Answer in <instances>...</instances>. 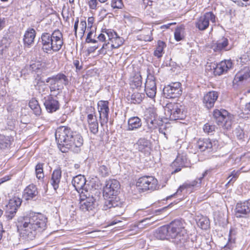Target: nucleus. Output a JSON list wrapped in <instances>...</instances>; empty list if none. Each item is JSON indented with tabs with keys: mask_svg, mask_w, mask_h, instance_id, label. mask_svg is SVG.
Returning a JSON list of instances; mask_svg holds the SVG:
<instances>
[{
	"mask_svg": "<svg viewBox=\"0 0 250 250\" xmlns=\"http://www.w3.org/2000/svg\"><path fill=\"white\" fill-rule=\"evenodd\" d=\"M4 21L0 18V30H1L4 27Z\"/></svg>",
	"mask_w": 250,
	"mask_h": 250,
	"instance_id": "63",
	"label": "nucleus"
},
{
	"mask_svg": "<svg viewBox=\"0 0 250 250\" xmlns=\"http://www.w3.org/2000/svg\"><path fill=\"white\" fill-rule=\"evenodd\" d=\"M93 34V33L92 31H90L87 35V37L86 38V40H85V42L87 43H89V40L90 39H91V36H92V35Z\"/></svg>",
	"mask_w": 250,
	"mask_h": 250,
	"instance_id": "62",
	"label": "nucleus"
},
{
	"mask_svg": "<svg viewBox=\"0 0 250 250\" xmlns=\"http://www.w3.org/2000/svg\"><path fill=\"white\" fill-rule=\"evenodd\" d=\"M186 161V158L185 156L178 155L171 164L172 167L174 169L171 173L174 174L180 171L182 167L185 166Z\"/></svg>",
	"mask_w": 250,
	"mask_h": 250,
	"instance_id": "26",
	"label": "nucleus"
},
{
	"mask_svg": "<svg viewBox=\"0 0 250 250\" xmlns=\"http://www.w3.org/2000/svg\"><path fill=\"white\" fill-rule=\"evenodd\" d=\"M119 182L115 179H110L106 181L105 186L104 188V196L107 199H105L103 209L107 210L111 209L122 213L124 211V204L119 197L116 195L120 189Z\"/></svg>",
	"mask_w": 250,
	"mask_h": 250,
	"instance_id": "2",
	"label": "nucleus"
},
{
	"mask_svg": "<svg viewBox=\"0 0 250 250\" xmlns=\"http://www.w3.org/2000/svg\"><path fill=\"white\" fill-rule=\"evenodd\" d=\"M213 117L219 125H221L227 129L230 128L233 123V117L227 110L216 109L213 111Z\"/></svg>",
	"mask_w": 250,
	"mask_h": 250,
	"instance_id": "8",
	"label": "nucleus"
},
{
	"mask_svg": "<svg viewBox=\"0 0 250 250\" xmlns=\"http://www.w3.org/2000/svg\"><path fill=\"white\" fill-rule=\"evenodd\" d=\"M145 97L143 93L139 92H135L132 94L130 97V103L134 104H138L141 103Z\"/></svg>",
	"mask_w": 250,
	"mask_h": 250,
	"instance_id": "36",
	"label": "nucleus"
},
{
	"mask_svg": "<svg viewBox=\"0 0 250 250\" xmlns=\"http://www.w3.org/2000/svg\"><path fill=\"white\" fill-rule=\"evenodd\" d=\"M111 5L113 8L121 9L123 4L122 0H112Z\"/></svg>",
	"mask_w": 250,
	"mask_h": 250,
	"instance_id": "48",
	"label": "nucleus"
},
{
	"mask_svg": "<svg viewBox=\"0 0 250 250\" xmlns=\"http://www.w3.org/2000/svg\"><path fill=\"white\" fill-rule=\"evenodd\" d=\"M47 218L43 214L30 213L19 218L17 228L21 239L25 241L33 240L37 232L44 230Z\"/></svg>",
	"mask_w": 250,
	"mask_h": 250,
	"instance_id": "1",
	"label": "nucleus"
},
{
	"mask_svg": "<svg viewBox=\"0 0 250 250\" xmlns=\"http://www.w3.org/2000/svg\"><path fill=\"white\" fill-rule=\"evenodd\" d=\"M44 164L38 163L35 167V172L37 178L39 179H42L44 177V173L43 171V166Z\"/></svg>",
	"mask_w": 250,
	"mask_h": 250,
	"instance_id": "39",
	"label": "nucleus"
},
{
	"mask_svg": "<svg viewBox=\"0 0 250 250\" xmlns=\"http://www.w3.org/2000/svg\"><path fill=\"white\" fill-rule=\"evenodd\" d=\"M197 146L201 151H216L219 146L218 142L216 139L209 138L200 139L197 143Z\"/></svg>",
	"mask_w": 250,
	"mask_h": 250,
	"instance_id": "10",
	"label": "nucleus"
},
{
	"mask_svg": "<svg viewBox=\"0 0 250 250\" xmlns=\"http://www.w3.org/2000/svg\"><path fill=\"white\" fill-rule=\"evenodd\" d=\"M165 114L170 120H183L186 116L184 107L176 103H167L165 107Z\"/></svg>",
	"mask_w": 250,
	"mask_h": 250,
	"instance_id": "6",
	"label": "nucleus"
},
{
	"mask_svg": "<svg viewBox=\"0 0 250 250\" xmlns=\"http://www.w3.org/2000/svg\"><path fill=\"white\" fill-rule=\"evenodd\" d=\"M88 126L89 130L92 133L96 134L98 133L99 127L98 122L88 125Z\"/></svg>",
	"mask_w": 250,
	"mask_h": 250,
	"instance_id": "47",
	"label": "nucleus"
},
{
	"mask_svg": "<svg viewBox=\"0 0 250 250\" xmlns=\"http://www.w3.org/2000/svg\"><path fill=\"white\" fill-rule=\"evenodd\" d=\"M152 31H150V34L146 35H142V40L146 42H150L153 40V37L152 36Z\"/></svg>",
	"mask_w": 250,
	"mask_h": 250,
	"instance_id": "53",
	"label": "nucleus"
},
{
	"mask_svg": "<svg viewBox=\"0 0 250 250\" xmlns=\"http://www.w3.org/2000/svg\"><path fill=\"white\" fill-rule=\"evenodd\" d=\"M136 148L138 151L145 154H150L151 150V144L149 140L144 138H140L135 144Z\"/></svg>",
	"mask_w": 250,
	"mask_h": 250,
	"instance_id": "22",
	"label": "nucleus"
},
{
	"mask_svg": "<svg viewBox=\"0 0 250 250\" xmlns=\"http://www.w3.org/2000/svg\"><path fill=\"white\" fill-rule=\"evenodd\" d=\"M79 21V18H77V19L75 21L74 26V29L75 35H76V34H77V31L78 29Z\"/></svg>",
	"mask_w": 250,
	"mask_h": 250,
	"instance_id": "59",
	"label": "nucleus"
},
{
	"mask_svg": "<svg viewBox=\"0 0 250 250\" xmlns=\"http://www.w3.org/2000/svg\"><path fill=\"white\" fill-rule=\"evenodd\" d=\"M232 62L231 60H225L222 61L217 64L215 67H213L214 74L215 75L220 76L223 73L227 72L228 70L231 68Z\"/></svg>",
	"mask_w": 250,
	"mask_h": 250,
	"instance_id": "21",
	"label": "nucleus"
},
{
	"mask_svg": "<svg viewBox=\"0 0 250 250\" xmlns=\"http://www.w3.org/2000/svg\"><path fill=\"white\" fill-rule=\"evenodd\" d=\"M215 126L209 123L206 124L203 127L204 131L208 134H213L215 130Z\"/></svg>",
	"mask_w": 250,
	"mask_h": 250,
	"instance_id": "42",
	"label": "nucleus"
},
{
	"mask_svg": "<svg viewBox=\"0 0 250 250\" xmlns=\"http://www.w3.org/2000/svg\"><path fill=\"white\" fill-rule=\"evenodd\" d=\"M46 82L49 84L51 92L58 91H62L64 85L68 84V81L67 77L63 74L59 73L57 75L49 77L46 80Z\"/></svg>",
	"mask_w": 250,
	"mask_h": 250,
	"instance_id": "7",
	"label": "nucleus"
},
{
	"mask_svg": "<svg viewBox=\"0 0 250 250\" xmlns=\"http://www.w3.org/2000/svg\"><path fill=\"white\" fill-rule=\"evenodd\" d=\"M197 223L198 227L203 229H207L209 226V219L204 217H202L199 219Z\"/></svg>",
	"mask_w": 250,
	"mask_h": 250,
	"instance_id": "38",
	"label": "nucleus"
},
{
	"mask_svg": "<svg viewBox=\"0 0 250 250\" xmlns=\"http://www.w3.org/2000/svg\"><path fill=\"white\" fill-rule=\"evenodd\" d=\"M29 106L34 111L36 115H39L41 114V109L38 102L36 100L32 99L30 100L29 103Z\"/></svg>",
	"mask_w": 250,
	"mask_h": 250,
	"instance_id": "37",
	"label": "nucleus"
},
{
	"mask_svg": "<svg viewBox=\"0 0 250 250\" xmlns=\"http://www.w3.org/2000/svg\"><path fill=\"white\" fill-rule=\"evenodd\" d=\"M250 214V200L237 203L235 209V215L237 218L246 217Z\"/></svg>",
	"mask_w": 250,
	"mask_h": 250,
	"instance_id": "17",
	"label": "nucleus"
},
{
	"mask_svg": "<svg viewBox=\"0 0 250 250\" xmlns=\"http://www.w3.org/2000/svg\"><path fill=\"white\" fill-rule=\"evenodd\" d=\"M81 30L82 36H83L85 33L86 28V22L85 21H82L80 22Z\"/></svg>",
	"mask_w": 250,
	"mask_h": 250,
	"instance_id": "56",
	"label": "nucleus"
},
{
	"mask_svg": "<svg viewBox=\"0 0 250 250\" xmlns=\"http://www.w3.org/2000/svg\"><path fill=\"white\" fill-rule=\"evenodd\" d=\"M183 31L182 27H177L174 32V38L177 41H180L182 39V32Z\"/></svg>",
	"mask_w": 250,
	"mask_h": 250,
	"instance_id": "46",
	"label": "nucleus"
},
{
	"mask_svg": "<svg viewBox=\"0 0 250 250\" xmlns=\"http://www.w3.org/2000/svg\"><path fill=\"white\" fill-rule=\"evenodd\" d=\"M86 182V179L83 175H78L73 178L72 183L76 190L79 193L81 192V194H83V190L87 191L85 188Z\"/></svg>",
	"mask_w": 250,
	"mask_h": 250,
	"instance_id": "23",
	"label": "nucleus"
},
{
	"mask_svg": "<svg viewBox=\"0 0 250 250\" xmlns=\"http://www.w3.org/2000/svg\"><path fill=\"white\" fill-rule=\"evenodd\" d=\"M43 100V104L47 112L52 113L60 108L59 101L52 95L44 97Z\"/></svg>",
	"mask_w": 250,
	"mask_h": 250,
	"instance_id": "19",
	"label": "nucleus"
},
{
	"mask_svg": "<svg viewBox=\"0 0 250 250\" xmlns=\"http://www.w3.org/2000/svg\"><path fill=\"white\" fill-rule=\"evenodd\" d=\"M98 2L97 0H88L89 8L91 9H96Z\"/></svg>",
	"mask_w": 250,
	"mask_h": 250,
	"instance_id": "52",
	"label": "nucleus"
},
{
	"mask_svg": "<svg viewBox=\"0 0 250 250\" xmlns=\"http://www.w3.org/2000/svg\"><path fill=\"white\" fill-rule=\"evenodd\" d=\"M95 199L92 197H87L84 194L80 195V209L83 211L92 210L95 206Z\"/></svg>",
	"mask_w": 250,
	"mask_h": 250,
	"instance_id": "14",
	"label": "nucleus"
},
{
	"mask_svg": "<svg viewBox=\"0 0 250 250\" xmlns=\"http://www.w3.org/2000/svg\"><path fill=\"white\" fill-rule=\"evenodd\" d=\"M35 36V30L33 28L28 29L24 35L23 42L24 44L27 46L30 45L34 42Z\"/></svg>",
	"mask_w": 250,
	"mask_h": 250,
	"instance_id": "32",
	"label": "nucleus"
},
{
	"mask_svg": "<svg viewBox=\"0 0 250 250\" xmlns=\"http://www.w3.org/2000/svg\"><path fill=\"white\" fill-rule=\"evenodd\" d=\"M158 181L152 176H145L140 177L137 182V187L143 191L154 190L156 188Z\"/></svg>",
	"mask_w": 250,
	"mask_h": 250,
	"instance_id": "9",
	"label": "nucleus"
},
{
	"mask_svg": "<svg viewBox=\"0 0 250 250\" xmlns=\"http://www.w3.org/2000/svg\"><path fill=\"white\" fill-rule=\"evenodd\" d=\"M250 77V66L245 67L243 69L238 72L235 75V79L239 81H243Z\"/></svg>",
	"mask_w": 250,
	"mask_h": 250,
	"instance_id": "34",
	"label": "nucleus"
},
{
	"mask_svg": "<svg viewBox=\"0 0 250 250\" xmlns=\"http://www.w3.org/2000/svg\"><path fill=\"white\" fill-rule=\"evenodd\" d=\"M109 102L107 101H100L98 103V110L99 113L100 122L102 126L108 121L109 112Z\"/></svg>",
	"mask_w": 250,
	"mask_h": 250,
	"instance_id": "13",
	"label": "nucleus"
},
{
	"mask_svg": "<svg viewBox=\"0 0 250 250\" xmlns=\"http://www.w3.org/2000/svg\"><path fill=\"white\" fill-rule=\"evenodd\" d=\"M28 69L31 73L36 74L39 77L45 70V64L40 62H36L31 64Z\"/></svg>",
	"mask_w": 250,
	"mask_h": 250,
	"instance_id": "28",
	"label": "nucleus"
},
{
	"mask_svg": "<svg viewBox=\"0 0 250 250\" xmlns=\"http://www.w3.org/2000/svg\"><path fill=\"white\" fill-rule=\"evenodd\" d=\"M104 32L106 34V38L111 42L118 36L116 32L110 29H104Z\"/></svg>",
	"mask_w": 250,
	"mask_h": 250,
	"instance_id": "45",
	"label": "nucleus"
},
{
	"mask_svg": "<svg viewBox=\"0 0 250 250\" xmlns=\"http://www.w3.org/2000/svg\"><path fill=\"white\" fill-rule=\"evenodd\" d=\"M98 48V46H96V45H95L94 46L90 47L88 49V51L89 53L94 52Z\"/></svg>",
	"mask_w": 250,
	"mask_h": 250,
	"instance_id": "61",
	"label": "nucleus"
},
{
	"mask_svg": "<svg viewBox=\"0 0 250 250\" xmlns=\"http://www.w3.org/2000/svg\"><path fill=\"white\" fill-rule=\"evenodd\" d=\"M109 44L108 42L103 44L102 47L99 51L100 54L104 55L106 53V50L108 48Z\"/></svg>",
	"mask_w": 250,
	"mask_h": 250,
	"instance_id": "51",
	"label": "nucleus"
},
{
	"mask_svg": "<svg viewBox=\"0 0 250 250\" xmlns=\"http://www.w3.org/2000/svg\"><path fill=\"white\" fill-rule=\"evenodd\" d=\"M142 126V121L138 117H132L128 120L127 130L132 131L138 129Z\"/></svg>",
	"mask_w": 250,
	"mask_h": 250,
	"instance_id": "30",
	"label": "nucleus"
},
{
	"mask_svg": "<svg viewBox=\"0 0 250 250\" xmlns=\"http://www.w3.org/2000/svg\"><path fill=\"white\" fill-rule=\"evenodd\" d=\"M169 237L173 239L172 242L177 247H185L188 235L184 222L180 220L172 221L169 225Z\"/></svg>",
	"mask_w": 250,
	"mask_h": 250,
	"instance_id": "4",
	"label": "nucleus"
},
{
	"mask_svg": "<svg viewBox=\"0 0 250 250\" xmlns=\"http://www.w3.org/2000/svg\"><path fill=\"white\" fill-rule=\"evenodd\" d=\"M143 130L144 131H145L146 133H150L152 131V130H151L150 129L148 128V127L147 125L144 126Z\"/></svg>",
	"mask_w": 250,
	"mask_h": 250,
	"instance_id": "64",
	"label": "nucleus"
},
{
	"mask_svg": "<svg viewBox=\"0 0 250 250\" xmlns=\"http://www.w3.org/2000/svg\"><path fill=\"white\" fill-rule=\"evenodd\" d=\"M156 121L155 120H151L150 122V124L147 123V125H146L149 129H150L151 130H153L155 129L157 126V124L156 123Z\"/></svg>",
	"mask_w": 250,
	"mask_h": 250,
	"instance_id": "54",
	"label": "nucleus"
},
{
	"mask_svg": "<svg viewBox=\"0 0 250 250\" xmlns=\"http://www.w3.org/2000/svg\"><path fill=\"white\" fill-rule=\"evenodd\" d=\"M156 90L154 77L152 75L148 76L145 83V89L146 95L150 98H154L156 94Z\"/></svg>",
	"mask_w": 250,
	"mask_h": 250,
	"instance_id": "16",
	"label": "nucleus"
},
{
	"mask_svg": "<svg viewBox=\"0 0 250 250\" xmlns=\"http://www.w3.org/2000/svg\"><path fill=\"white\" fill-rule=\"evenodd\" d=\"M104 29L102 31V33L100 34L98 36V40L101 42H105L106 36L104 32Z\"/></svg>",
	"mask_w": 250,
	"mask_h": 250,
	"instance_id": "55",
	"label": "nucleus"
},
{
	"mask_svg": "<svg viewBox=\"0 0 250 250\" xmlns=\"http://www.w3.org/2000/svg\"><path fill=\"white\" fill-rule=\"evenodd\" d=\"M111 42V47L112 49L118 48L123 44V39L118 36L114 39Z\"/></svg>",
	"mask_w": 250,
	"mask_h": 250,
	"instance_id": "40",
	"label": "nucleus"
},
{
	"mask_svg": "<svg viewBox=\"0 0 250 250\" xmlns=\"http://www.w3.org/2000/svg\"><path fill=\"white\" fill-rule=\"evenodd\" d=\"M181 86V84L179 82L173 83L165 86L163 89L164 95L168 99L179 97L182 94Z\"/></svg>",
	"mask_w": 250,
	"mask_h": 250,
	"instance_id": "11",
	"label": "nucleus"
},
{
	"mask_svg": "<svg viewBox=\"0 0 250 250\" xmlns=\"http://www.w3.org/2000/svg\"><path fill=\"white\" fill-rule=\"evenodd\" d=\"M247 55H243L242 57L239 58L240 61L242 63H246L247 62Z\"/></svg>",
	"mask_w": 250,
	"mask_h": 250,
	"instance_id": "58",
	"label": "nucleus"
},
{
	"mask_svg": "<svg viewBox=\"0 0 250 250\" xmlns=\"http://www.w3.org/2000/svg\"><path fill=\"white\" fill-rule=\"evenodd\" d=\"M73 64L77 70H80L82 68V65L80 64V61L78 60H74Z\"/></svg>",
	"mask_w": 250,
	"mask_h": 250,
	"instance_id": "57",
	"label": "nucleus"
},
{
	"mask_svg": "<svg viewBox=\"0 0 250 250\" xmlns=\"http://www.w3.org/2000/svg\"><path fill=\"white\" fill-rule=\"evenodd\" d=\"M13 140V138L11 136L0 134V149H5L9 148Z\"/></svg>",
	"mask_w": 250,
	"mask_h": 250,
	"instance_id": "33",
	"label": "nucleus"
},
{
	"mask_svg": "<svg viewBox=\"0 0 250 250\" xmlns=\"http://www.w3.org/2000/svg\"><path fill=\"white\" fill-rule=\"evenodd\" d=\"M75 132L66 126H61L58 127L55 133L56 140L58 142V145L60 150L62 152H67L66 147H70L72 143L71 140L73 138Z\"/></svg>",
	"mask_w": 250,
	"mask_h": 250,
	"instance_id": "5",
	"label": "nucleus"
},
{
	"mask_svg": "<svg viewBox=\"0 0 250 250\" xmlns=\"http://www.w3.org/2000/svg\"><path fill=\"white\" fill-rule=\"evenodd\" d=\"M155 237L158 239L164 240L169 236V225L162 226L157 229L154 233Z\"/></svg>",
	"mask_w": 250,
	"mask_h": 250,
	"instance_id": "31",
	"label": "nucleus"
},
{
	"mask_svg": "<svg viewBox=\"0 0 250 250\" xmlns=\"http://www.w3.org/2000/svg\"><path fill=\"white\" fill-rule=\"evenodd\" d=\"M61 177L62 171L60 168H57L53 171L50 182L55 190L59 188Z\"/></svg>",
	"mask_w": 250,
	"mask_h": 250,
	"instance_id": "29",
	"label": "nucleus"
},
{
	"mask_svg": "<svg viewBox=\"0 0 250 250\" xmlns=\"http://www.w3.org/2000/svg\"><path fill=\"white\" fill-rule=\"evenodd\" d=\"M95 113H90L88 114L87 115V122L88 125H90L92 123H94L95 122H97V118L95 115H94Z\"/></svg>",
	"mask_w": 250,
	"mask_h": 250,
	"instance_id": "50",
	"label": "nucleus"
},
{
	"mask_svg": "<svg viewBox=\"0 0 250 250\" xmlns=\"http://www.w3.org/2000/svg\"><path fill=\"white\" fill-rule=\"evenodd\" d=\"M234 136L238 140H241L244 138V132L243 130L240 127H237L233 131Z\"/></svg>",
	"mask_w": 250,
	"mask_h": 250,
	"instance_id": "41",
	"label": "nucleus"
},
{
	"mask_svg": "<svg viewBox=\"0 0 250 250\" xmlns=\"http://www.w3.org/2000/svg\"><path fill=\"white\" fill-rule=\"evenodd\" d=\"M38 193L36 186L33 184H31L25 188L23 196L26 200H36L38 198Z\"/></svg>",
	"mask_w": 250,
	"mask_h": 250,
	"instance_id": "25",
	"label": "nucleus"
},
{
	"mask_svg": "<svg viewBox=\"0 0 250 250\" xmlns=\"http://www.w3.org/2000/svg\"><path fill=\"white\" fill-rule=\"evenodd\" d=\"M41 42L44 52H58L63 44L62 34L59 30L54 31L52 34L43 33L41 36Z\"/></svg>",
	"mask_w": 250,
	"mask_h": 250,
	"instance_id": "3",
	"label": "nucleus"
},
{
	"mask_svg": "<svg viewBox=\"0 0 250 250\" xmlns=\"http://www.w3.org/2000/svg\"><path fill=\"white\" fill-rule=\"evenodd\" d=\"M240 174L239 171L233 170L231 172L230 175L229 176L228 178H230L229 183L231 182H234L238 178Z\"/></svg>",
	"mask_w": 250,
	"mask_h": 250,
	"instance_id": "49",
	"label": "nucleus"
},
{
	"mask_svg": "<svg viewBox=\"0 0 250 250\" xmlns=\"http://www.w3.org/2000/svg\"><path fill=\"white\" fill-rule=\"evenodd\" d=\"M166 46L165 42L158 41L157 42V46L156 50L154 51V55L158 58H161L164 53V49Z\"/></svg>",
	"mask_w": 250,
	"mask_h": 250,
	"instance_id": "35",
	"label": "nucleus"
},
{
	"mask_svg": "<svg viewBox=\"0 0 250 250\" xmlns=\"http://www.w3.org/2000/svg\"><path fill=\"white\" fill-rule=\"evenodd\" d=\"M99 172L103 177H106L109 175V169L107 166L103 165L100 167Z\"/></svg>",
	"mask_w": 250,
	"mask_h": 250,
	"instance_id": "44",
	"label": "nucleus"
},
{
	"mask_svg": "<svg viewBox=\"0 0 250 250\" xmlns=\"http://www.w3.org/2000/svg\"><path fill=\"white\" fill-rule=\"evenodd\" d=\"M21 198L16 196L9 200L8 204L5 206L6 212L9 214V217L12 218L21 205Z\"/></svg>",
	"mask_w": 250,
	"mask_h": 250,
	"instance_id": "18",
	"label": "nucleus"
},
{
	"mask_svg": "<svg viewBox=\"0 0 250 250\" xmlns=\"http://www.w3.org/2000/svg\"><path fill=\"white\" fill-rule=\"evenodd\" d=\"M70 143H72L69 145H71L72 146H70V147H66L67 151L68 150H70L75 153L80 152L81 151V147L83 145V139L81 135L75 132L73 138L70 139Z\"/></svg>",
	"mask_w": 250,
	"mask_h": 250,
	"instance_id": "20",
	"label": "nucleus"
},
{
	"mask_svg": "<svg viewBox=\"0 0 250 250\" xmlns=\"http://www.w3.org/2000/svg\"><path fill=\"white\" fill-rule=\"evenodd\" d=\"M142 84V80L141 76H136L133 78L131 81L130 85L133 88H138L141 86Z\"/></svg>",
	"mask_w": 250,
	"mask_h": 250,
	"instance_id": "43",
	"label": "nucleus"
},
{
	"mask_svg": "<svg viewBox=\"0 0 250 250\" xmlns=\"http://www.w3.org/2000/svg\"><path fill=\"white\" fill-rule=\"evenodd\" d=\"M208 171H205L202 175L201 177L198 178L197 179L189 183H186L184 184L182 186H180L177 191V193H179L181 192L183 190L186 188H190L191 187H194L195 186H197L198 185L199 186L202 183V179L205 177V176L207 174Z\"/></svg>",
	"mask_w": 250,
	"mask_h": 250,
	"instance_id": "27",
	"label": "nucleus"
},
{
	"mask_svg": "<svg viewBox=\"0 0 250 250\" xmlns=\"http://www.w3.org/2000/svg\"><path fill=\"white\" fill-rule=\"evenodd\" d=\"M215 19L216 17L212 12H207L197 20L195 26L199 30H205L208 27L209 21L214 23Z\"/></svg>",
	"mask_w": 250,
	"mask_h": 250,
	"instance_id": "12",
	"label": "nucleus"
},
{
	"mask_svg": "<svg viewBox=\"0 0 250 250\" xmlns=\"http://www.w3.org/2000/svg\"><path fill=\"white\" fill-rule=\"evenodd\" d=\"M211 48L215 52H221L230 50L231 46L229 44L228 39L225 37H222L217 41H213Z\"/></svg>",
	"mask_w": 250,
	"mask_h": 250,
	"instance_id": "15",
	"label": "nucleus"
},
{
	"mask_svg": "<svg viewBox=\"0 0 250 250\" xmlns=\"http://www.w3.org/2000/svg\"><path fill=\"white\" fill-rule=\"evenodd\" d=\"M244 111L247 113H250V102L245 104Z\"/></svg>",
	"mask_w": 250,
	"mask_h": 250,
	"instance_id": "60",
	"label": "nucleus"
},
{
	"mask_svg": "<svg viewBox=\"0 0 250 250\" xmlns=\"http://www.w3.org/2000/svg\"><path fill=\"white\" fill-rule=\"evenodd\" d=\"M218 97L217 92L212 91L208 92L204 97L203 103L205 106L208 109L212 108Z\"/></svg>",
	"mask_w": 250,
	"mask_h": 250,
	"instance_id": "24",
	"label": "nucleus"
}]
</instances>
